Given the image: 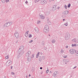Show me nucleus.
Instances as JSON below:
<instances>
[{
    "label": "nucleus",
    "mask_w": 78,
    "mask_h": 78,
    "mask_svg": "<svg viewBox=\"0 0 78 78\" xmlns=\"http://www.w3.org/2000/svg\"><path fill=\"white\" fill-rule=\"evenodd\" d=\"M49 27L48 26V25H46L44 28V32H47V31H49Z\"/></svg>",
    "instance_id": "f257e3e1"
},
{
    "label": "nucleus",
    "mask_w": 78,
    "mask_h": 78,
    "mask_svg": "<svg viewBox=\"0 0 78 78\" xmlns=\"http://www.w3.org/2000/svg\"><path fill=\"white\" fill-rule=\"evenodd\" d=\"M70 34L69 33H67L65 36V39L66 40H68L70 38Z\"/></svg>",
    "instance_id": "f03ea898"
},
{
    "label": "nucleus",
    "mask_w": 78,
    "mask_h": 78,
    "mask_svg": "<svg viewBox=\"0 0 78 78\" xmlns=\"http://www.w3.org/2000/svg\"><path fill=\"white\" fill-rule=\"evenodd\" d=\"M41 0V4L42 5H44L46 4L47 3V0Z\"/></svg>",
    "instance_id": "7ed1b4c3"
},
{
    "label": "nucleus",
    "mask_w": 78,
    "mask_h": 78,
    "mask_svg": "<svg viewBox=\"0 0 78 78\" xmlns=\"http://www.w3.org/2000/svg\"><path fill=\"white\" fill-rule=\"evenodd\" d=\"M69 51H70V53L72 54V55H73V54L76 53V51L73 50V49H70Z\"/></svg>",
    "instance_id": "20e7f679"
},
{
    "label": "nucleus",
    "mask_w": 78,
    "mask_h": 78,
    "mask_svg": "<svg viewBox=\"0 0 78 78\" xmlns=\"http://www.w3.org/2000/svg\"><path fill=\"white\" fill-rule=\"evenodd\" d=\"M14 36L16 37V39H18V38H19V33H18L17 32H15L14 34Z\"/></svg>",
    "instance_id": "39448f33"
},
{
    "label": "nucleus",
    "mask_w": 78,
    "mask_h": 78,
    "mask_svg": "<svg viewBox=\"0 0 78 78\" xmlns=\"http://www.w3.org/2000/svg\"><path fill=\"white\" fill-rule=\"evenodd\" d=\"M56 10V5H54L52 7V10L53 11H55V10Z\"/></svg>",
    "instance_id": "423d86ee"
},
{
    "label": "nucleus",
    "mask_w": 78,
    "mask_h": 78,
    "mask_svg": "<svg viewBox=\"0 0 78 78\" xmlns=\"http://www.w3.org/2000/svg\"><path fill=\"white\" fill-rule=\"evenodd\" d=\"M24 50H21L20 51V49H19V50L18 51V52L19 53L22 55H23V53H24Z\"/></svg>",
    "instance_id": "0eeeda50"
},
{
    "label": "nucleus",
    "mask_w": 78,
    "mask_h": 78,
    "mask_svg": "<svg viewBox=\"0 0 78 78\" xmlns=\"http://www.w3.org/2000/svg\"><path fill=\"white\" fill-rule=\"evenodd\" d=\"M57 72H55L53 74V76H54V77H55V78H56V77H57Z\"/></svg>",
    "instance_id": "6e6552de"
},
{
    "label": "nucleus",
    "mask_w": 78,
    "mask_h": 78,
    "mask_svg": "<svg viewBox=\"0 0 78 78\" xmlns=\"http://www.w3.org/2000/svg\"><path fill=\"white\" fill-rule=\"evenodd\" d=\"M40 18L41 19H44L45 18V16L43 15H40Z\"/></svg>",
    "instance_id": "1a4fd4ad"
},
{
    "label": "nucleus",
    "mask_w": 78,
    "mask_h": 78,
    "mask_svg": "<svg viewBox=\"0 0 78 78\" xmlns=\"http://www.w3.org/2000/svg\"><path fill=\"white\" fill-rule=\"evenodd\" d=\"M34 30H35L36 33H39V29L37 28V27L35 28L34 29Z\"/></svg>",
    "instance_id": "9d476101"
},
{
    "label": "nucleus",
    "mask_w": 78,
    "mask_h": 78,
    "mask_svg": "<svg viewBox=\"0 0 78 78\" xmlns=\"http://www.w3.org/2000/svg\"><path fill=\"white\" fill-rule=\"evenodd\" d=\"M18 53L19 54L17 57V58H20V57H22V55H23V54H21L19 53V52H18Z\"/></svg>",
    "instance_id": "9b49d317"
},
{
    "label": "nucleus",
    "mask_w": 78,
    "mask_h": 78,
    "mask_svg": "<svg viewBox=\"0 0 78 78\" xmlns=\"http://www.w3.org/2000/svg\"><path fill=\"white\" fill-rule=\"evenodd\" d=\"M31 53V51H29L26 54V56H29L30 55V54Z\"/></svg>",
    "instance_id": "f8f14e48"
},
{
    "label": "nucleus",
    "mask_w": 78,
    "mask_h": 78,
    "mask_svg": "<svg viewBox=\"0 0 78 78\" xmlns=\"http://www.w3.org/2000/svg\"><path fill=\"white\" fill-rule=\"evenodd\" d=\"M4 25L5 27V25H6V27H9V26L10 25L9 24V22H7L5 24H4Z\"/></svg>",
    "instance_id": "ddd939ff"
},
{
    "label": "nucleus",
    "mask_w": 78,
    "mask_h": 78,
    "mask_svg": "<svg viewBox=\"0 0 78 78\" xmlns=\"http://www.w3.org/2000/svg\"><path fill=\"white\" fill-rule=\"evenodd\" d=\"M29 32V31H27L25 34V36L26 37H27L28 36V33Z\"/></svg>",
    "instance_id": "4468645a"
},
{
    "label": "nucleus",
    "mask_w": 78,
    "mask_h": 78,
    "mask_svg": "<svg viewBox=\"0 0 78 78\" xmlns=\"http://www.w3.org/2000/svg\"><path fill=\"white\" fill-rule=\"evenodd\" d=\"M64 13L65 15H67V14H69V11H65Z\"/></svg>",
    "instance_id": "2eb2a0df"
},
{
    "label": "nucleus",
    "mask_w": 78,
    "mask_h": 78,
    "mask_svg": "<svg viewBox=\"0 0 78 78\" xmlns=\"http://www.w3.org/2000/svg\"><path fill=\"white\" fill-rule=\"evenodd\" d=\"M50 11H47L46 12V16H48V15H49V14H50Z\"/></svg>",
    "instance_id": "dca6fc26"
},
{
    "label": "nucleus",
    "mask_w": 78,
    "mask_h": 78,
    "mask_svg": "<svg viewBox=\"0 0 78 78\" xmlns=\"http://www.w3.org/2000/svg\"><path fill=\"white\" fill-rule=\"evenodd\" d=\"M20 49L21 50H23V49H24V46H20L19 50H20Z\"/></svg>",
    "instance_id": "f3484780"
},
{
    "label": "nucleus",
    "mask_w": 78,
    "mask_h": 78,
    "mask_svg": "<svg viewBox=\"0 0 78 78\" xmlns=\"http://www.w3.org/2000/svg\"><path fill=\"white\" fill-rule=\"evenodd\" d=\"M62 17H66V15L65 14H62Z\"/></svg>",
    "instance_id": "a211bd4d"
},
{
    "label": "nucleus",
    "mask_w": 78,
    "mask_h": 78,
    "mask_svg": "<svg viewBox=\"0 0 78 78\" xmlns=\"http://www.w3.org/2000/svg\"><path fill=\"white\" fill-rule=\"evenodd\" d=\"M72 47H76V44H72Z\"/></svg>",
    "instance_id": "6ab92c4d"
},
{
    "label": "nucleus",
    "mask_w": 78,
    "mask_h": 78,
    "mask_svg": "<svg viewBox=\"0 0 78 78\" xmlns=\"http://www.w3.org/2000/svg\"><path fill=\"white\" fill-rule=\"evenodd\" d=\"M60 52L61 53L62 55H63V53H64V51L62 49L60 51Z\"/></svg>",
    "instance_id": "aec40b11"
},
{
    "label": "nucleus",
    "mask_w": 78,
    "mask_h": 78,
    "mask_svg": "<svg viewBox=\"0 0 78 78\" xmlns=\"http://www.w3.org/2000/svg\"><path fill=\"white\" fill-rule=\"evenodd\" d=\"M6 63H8L9 64H11V62H10V60H8Z\"/></svg>",
    "instance_id": "412c9836"
},
{
    "label": "nucleus",
    "mask_w": 78,
    "mask_h": 78,
    "mask_svg": "<svg viewBox=\"0 0 78 78\" xmlns=\"http://www.w3.org/2000/svg\"><path fill=\"white\" fill-rule=\"evenodd\" d=\"M9 23L10 25H11L12 23V22L11 21H9Z\"/></svg>",
    "instance_id": "4be33fe9"
},
{
    "label": "nucleus",
    "mask_w": 78,
    "mask_h": 78,
    "mask_svg": "<svg viewBox=\"0 0 78 78\" xmlns=\"http://www.w3.org/2000/svg\"><path fill=\"white\" fill-rule=\"evenodd\" d=\"M41 0H35L34 2L35 3H37V2H38L39 1H40Z\"/></svg>",
    "instance_id": "5701e85b"
},
{
    "label": "nucleus",
    "mask_w": 78,
    "mask_h": 78,
    "mask_svg": "<svg viewBox=\"0 0 78 78\" xmlns=\"http://www.w3.org/2000/svg\"><path fill=\"white\" fill-rule=\"evenodd\" d=\"M39 53H38V54L37 55V56H36L37 58H38V57H39Z\"/></svg>",
    "instance_id": "b1692460"
},
{
    "label": "nucleus",
    "mask_w": 78,
    "mask_h": 78,
    "mask_svg": "<svg viewBox=\"0 0 78 78\" xmlns=\"http://www.w3.org/2000/svg\"><path fill=\"white\" fill-rule=\"evenodd\" d=\"M34 54H33L32 55L31 58H34Z\"/></svg>",
    "instance_id": "393cba45"
},
{
    "label": "nucleus",
    "mask_w": 78,
    "mask_h": 78,
    "mask_svg": "<svg viewBox=\"0 0 78 78\" xmlns=\"http://www.w3.org/2000/svg\"><path fill=\"white\" fill-rule=\"evenodd\" d=\"M52 43H55V40H52Z\"/></svg>",
    "instance_id": "a878e982"
},
{
    "label": "nucleus",
    "mask_w": 78,
    "mask_h": 78,
    "mask_svg": "<svg viewBox=\"0 0 78 78\" xmlns=\"http://www.w3.org/2000/svg\"><path fill=\"white\" fill-rule=\"evenodd\" d=\"M71 5L70 4H69L68 5V8H70V5Z\"/></svg>",
    "instance_id": "bb28decb"
},
{
    "label": "nucleus",
    "mask_w": 78,
    "mask_h": 78,
    "mask_svg": "<svg viewBox=\"0 0 78 78\" xmlns=\"http://www.w3.org/2000/svg\"><path fill=\"white\" fill-rule=\"evenodd\" d=\"M1 1L2 2H3V3L5 2V0H2Z\"/></svg>",
    "instance_id": "cd10ccee"
},
{
    "label": "nucleus",
    "mask_w": 78,
    "mask_h": 78,
    "mask_svg": "<svg viewBox=\"0 0 78 78\" xmlns=\"http://www.w3.org/2000/svg\"><path fill=\"white\" fill-rule=\"evenodd\" d=\"M9 58V56H7L5 57V59H8Z\"/></svg>",
    "instance_id": "c85d7f7f"
},
{
    "label": "nucleus",
    "mask_w": 78,
    "mask_h": 78,
    "mask_svg": "<svg viewBox=\"0 0 78 78\" xmlns=\"http://www.w3.org/2000/svg\"><path fill=\"white\" fill-rule=\"evenodd\" d=\"M27 58L29 59V61H31V56H29Z\"/></svg>",
    "instance_id": "c756f323"
},
{
    "label": "nucleus",
    "mask_w": 78,
    "mask_h": 78,
    "mask_svg": "<svg viewBox=\"0 0 78 78\" xmlns=\"http://www.w3.org/2000/svg\"><path fill=\"white\" fill-rule=\"evenodd\" d=\"M75 56H78V52H77L75 54Z\"/></svg>",
    "instance_id": "7c9ffc66"
},
{
    "label": "nucleus",
    "mask_w": 78,
    "mask_h": 78,
    "mask_svg": "<svg viewBox=\"0 0 78 78\" xmlns=\"http://www.w3.org/2000/svg\"><path fill=\"white\" fill-rule=\"evenodd\" d=\"M32 37V35H31V34H29V37Z\"/></svg>",
    "instance_id": "2f4dec72"
},
{
    "label": "nucleus",
    "mask_w": 78,
    "mask_h": 78,
    "mask_svg": "<svg viewBox=\"0 0 78 78\" xmlns=\"http://www.w3.org/2000/svg\"><path fill=\"white\" fill-rule=\"evenodd\" d=\"M67 57V55H64L63 56V58H66Z\"/></svg>",
    "instance_id": "473e14b6"
},
{
    "label": "nucleus",
    "mask_w": 78,
    "mask_h": 78,
    "mask_svg": "<svg viewBox=\"0 0 78 78\" xmlns=\"http://www.w3.org/2000/svg\"><path fill=\"white\" fill-rule=\"evenodd\" d=\"M44 41H43L42 42L41 44H42V45H44Z\"/></svg>",
    "instance_id": "72a5a7b5"
},
{
    "label": "nucleus",
    "mask_w": 78,
    "mask_h": 78,
    "mask_svg": "<svg viewBox=\"0 0 78 78\" xmlns=\"http://www.w3.org/2000/svg\"><path fill=\"white\" fill-rule=\"evenodd\" d=\"M72 41H73V42H75V41H75V39H72Z\"/></svg>",
    "instance_id": "f704fd0d"
},
{
    "label": "nucleus",
    "mask_w": 78,
    "mask_h": 78,
    "mask_svg": "<svg viewBox=\"0 0 78 78\" xmlns=\"http://www.w3.org/2000/svg\"><path fill=\"white\" fill-rule=\"evenodd\" d=\"M64 7L65 8V9H67V6L66 5H65L64 6Z\"/></svg>",
    "instance_id": "c9c22d12"
},
{
    "label": "nucleus",
    "mask_w": 78,
    "mask_h": 78,
    "mask_svg": "<svg viewBox=\"0 0 78 78\" xmlns=\"http://www.w3.org/2000/svg\"><path fill=\"white\" fill-rule=\"evenodd\" d=\"M33 42V40H31V41H30L29 42V43H31V42Z\"/></svg>",
    "instance_id": "e433bc0d"
},
{
    "label": "nucleus",
    "mask_w": 78,
    "mask_h": 78,
    "mask_svg": "<svg viewBox=\"0 0 78 78\" xmlns=\"http://www.w3.org/2000/svg\"><path fill=\"white\" fill-rule=\"evenodd\" d=\"M27 60L28 61H31V60H30V59L28 58H27Z\"/></svg>",
    "instance_id": "4c0bfd02"
},
{
    "label": "nucleus",
    "mask_w": 78,
    "mask_h": 78,
    "mask_svg": "<svg viewBox=\"0 0 78 78\" xmlns=\"http://www.w3.org/2000/svg\"><path fill=\"white\" fill-rule=\"evenodd\" d=\"M76 66H75L73 68V69H75L76 68Z\"/></svg>",
    "instance_id": "58836bf2"
},
{
    "label": "nucleus",
    "mask_w": 78,
    "mask_h": 78,
    "mask_svg": "<svg viewBox=\"0 0 78 78\" xmlns=\"http://www.w3.org/2000/svg\"><path fill=\"white\" fill-rule=\"evenodd\" d=\"M15 73H14V72H12L11 73V74L12 75H14V74Z\"/></svg>",
    "instance_id": "ea45409f"
},
{
    "label": "nucleus",
    "mask_w": 78,
    "mask_h": 78,
    "mask_svg": "<svg viewBox=\"0 0 78 78\" xmlns=\"http://www.w3.org/2000/svg\"><path fill=\"white\" fill-rule=\"evenodd\" d=\"M48 73V70H47L46 71V73Z\"/></svg>",
    "instance_id": "a19ab883"
},
{
    "label": "nucleus",
    "mask_w": 78,
    "mask_h": 78,
    "mask_svg": "<svg viewBox=\"0 0 78 78\" xmlns=\"http://www.w3.org/2000/svg\"><path fill=\"white\" fill-rule=\"evenodd\" d=\"M39 22H40L39 21H37V24H39Z\"/></svg>",
    "instance_id": "79ce46f5"
},
{
    "label": "nucleus",
    "mask_w": 78,
    "mask_h": 78,
    "mask_svg": "<svg viewBox=\"0 0 78 78\" xmlns=\"http://www.w3.org/2000/svg\"><path fill=\"white\" fill-rule=\"evenodd\" d=\"M42 59H45V57L44 56L42 57Z\"/></svg>",
    "instance_id": "37998d69"
},
{
    "label": "nucleus",
    "mask_w": 78,
    "mask_h": 78,
    "mask_svg": "<svg viewBox=\"0 0 78 78\" xmlns=\"http://www.w3.org/2000/svg\"><path fill=\"white\" fill-rule=\"evenodd\" d=\"M28 3V1H26L25 2V4H27Z\"/></svg>",
    "instance_id": "c03bdc74"
},
{
    "label": "nucleus",
    "mask_w": 78,
    "mask_h": 78,
    "mask_svg": "<svg viewBox=\"0 0 78 78\" xmlns=\"http://www.w3.org/2000/svg\"><path fill=\"white\" fill-rule=\"evenodd\" d=\"M68 46L67 45L66 46V48H68Z\"/></svg>",
    "instance_id": "a18cd8bd"
},
{
    "label": "nucleus",
    "mask_w": 78,
    "mask_h": 78,
    "mask_svg": "<svg viewBox=\"0 0 78 78\" xmlns=\"http://www.w3.org/2000/svg\"><path fill=\"white\" fill-rule=\"evenodd\" d=\"M65 25H66V26H67L68 25V24L66 23L65 24Z\"/></svg>",
    "instance_id": "49530a36"
},
{
    "label": "nucleus",
    "mask_w": 78,
    "mask_h": 78,
    "mask_svg": "<svg viewBox=\"0 0 78 78\" xmlns=\"http://www.w3.org/2000/svg\"><path fill=\"white\" fill-rule=\"evenodd\" d=\"M40 69H41V70H42V67H40Z\"/></svg>",
    "instance_id": "de8ad7c7"
},
{
    "label": "nucleus",
    "mask_w": 78,
    "mask_h": 78,
    "mask_svg": "<svg viewBox=\"0 0 78 78\" xmlns=\"http://www.w3.org/2000/svg\"><path fill=\"white\" fill-rule=\"evenodd\" d=\"M11 69H12V66H11Z\"/></svg>",
    "instance_id": "09e8293b"
},
{
    "label": "nucleus",
    "mask_w": 78,
    "mask_h": 78,
    "mask_svg": "<svg viewBox=\"0 0 78 78\" xmlns=\"http://www.w3.org/2000/svg\"><path fill=\"white\" fill-rule=\"evenodd\" d=\"M18 42V41H16V44H17V43Z\"/></svg>",
    "instance_id": "8fccbe9b"
},
{
    "label": "nucleus",
    "mask_w": 78,
    "mask_h": 78,
    "mask_svg": "<svg viewBox=\"0 0 78 78\" xmlns=\"http://www.w3.org/2000/svg\"><path fill=\"white\" fill-rule=\"evenodd\" d=\"M41 59L40 60V59H39V61H41Z\"/></svg>",
    "instance_id": "3c124183"
},
{
    "label": "nucleus",
    "mask_w": 78,
    "mask_h": 78,
    "mask_svg": "<svg viewBox=\"0 0 78 78\" xmlns=\"http://www.w3.org/2000/svg\"><path fill=\"white\" fill-rule=\"evenodd\" d=\"M63 21H64L65 20H65V19H63Z\"/></svg>",
    "instance_id": "603ef678"
},
{
    "label": "nucleus",
    "mask_w": 78,
    "mask_h": 78,
    "mask_svg": "<svg viewBox=\"0 0 78 78\" xmlns=\"http://www.w3.org/2000/svg\"><path fill=\"white\" fill-rule=\"evenodd\" d=\"M50 73H51V71H50Z\"/></svg>",
    "instance_id": "864d4df0"
},
{
    "label": "nucleus",
    "mask_w": 78,
    "mask_h": 78,
    "mask_svg": "<svg viewBox=\"0 0 78 78\" xmlns=\"http://www.w3.org/2000/svg\"><path fill=\"white\" fill-rule=\"evenodd\" d=\"M59 8H60V7H58V9H59Z\"/></svg>",
    "instance_id": "5fc2aeb1"
},
{
    "label": "nucleus",
    "mask_w": 78,
    "mask_h": 78,
    "mask_svg": "<svg viewBox=\"0 0 78 78\" xmlns=\"http://www.w3.org/2000/svg\"><path fill=\"white\" fill-rule=\"evenodd\" d=\"M44 50H47V48H45Z\"/></svg>",
    "instance_id": "6e6d98bb"
},
{
    "label": "nucleus",
    "mask_w": 78,
    "mask_h": 78,
    "mask_svg": "<svg viewBox=\"0 0 78 78\" xmlns=\"http://www.w3.org/2000/svg\"><path fill=\"white\" fill-rule=\"evenodd\" d=\"M30 76H31V75L29 74V76L30 77Z\"/></svg>",
    "instance_id": "4d7b16f0"
},
{
    "label": "nucleus",
    "mask_w": 78,
    "mask_h": 78,
    "mask_svg": "<svg viewBox=\"0 0 78 78\" xmlns=\"http://www.w3.org/2000/svg\"><path fill=\"white\" fill-rule=\"evenodd\" d=\"M40 54H41V55H42V53L41 52V53H40Z\"/></svg>",
    "instance_id": "13d9d810"
},
{
    "label": "nucleus",
    "mask_w": 78,
    "mask_h": 78,
    "mask_svg": "<svg viewBox=\"0 0 78 78\" xmlns=\"http://www.w3.org/2000/svg\"><path fill=\"white\" fill-rule=\"evenodd\" d=\"M47 21L48 22V21H49V20L48 19Z\"/></svg>",
    "instance_id": "bf43d9fd"
},
{
    "label": "nucleus",
    "mask_w": 78,
    "mask_h": 78,
    "mask_svg": "<svg viewBox=\"0 0 78 78\" xmlns=\"http://www.w3.org/2000/svg\"><path fill=\"white\" fill-rule=\"evenodd\" d=\"M26 78H28V76H26Z\"/></svg>",
    "instance_id": "052dcab7"
},
{
    "label": "nucleus",
    "mask_w": 78,
    "mask_h": 78,
    "mask_svg": "<svg viewBox=\"0 0 78 78\" xmlns=\"http://www.w3.org/2000/svg\"><path fill=\"white\" fill-rule=\"evenodd\" d=\"M8 1H6V2H8Z\"/></svg>",
    "instance_id": "680f3d73"
},
{
    "label": "nucleus",
    "mask_w": 78,
    "mask_h": 78,
    "mask_svg": "<svg viewBox=\"0 0 78 78\" xmlns=\"http://www.w3.org/2000/svg\"><path fill=\"white\" fill-rule=\"evenodd\" d=\"M6 1H9V0H6Z\"/></svg>",
    "instance_id": "e2e57ef3"
},
{
    "label": "nucleus",
    "mask_w": 78,
    "mask_h": 78,
    "mask_svg": "<svg viewBox=\"0 0 78 78\" xmlns=\"http://www.w3.org/2000/svg\"><path fill=\"white\" fill-rule=\"evenodd\" d=\"M5 78H6V77L5 76Z\"/></svg>",
    "instance_id": "0e129e2a"
},
{
    "label": "nucleus",
    "mask_w": 78,
    "mask_h": 78,
    "mask_svg": "<svg viewBox=\"0 0 78 78\" xmlns=\"http://www.w3.org/2000/svg\"><path fill=\"white\" fill-rule=\"evenodd\" d=\"M38 53H40V52H38Z\"/></svg>",
    "instance_id": "69168bd1"
},
{
    "label": "nucleus",
    "mask_w": 78,
    "mask_h": 78,
    "mask_svg": "<svg viewBox=\"0 0 78 78\" xmlns=\"http://www.w3.org/2000/svg\"><path fill=\"white\" fill-rule=\"evenodd\" d=\"M48 36H50V35H48Z\"/></svg>",
    "instance_id": "338daca9"
},
{
    "label": "nucleus",
    "mask_w": 78,
    "mask_h": 78,
    "mask_svg": "<svg viewBox=\"0 0 78 78\" xmlns=\"http://www.w3.org/2000/svg\"><path fill=\"white\" fill-rule=\"evenodd\" d=\"M32 78H34V77H32Z\"/></svg>",
    "instance_id": "774afa93"
}]
</instances>
